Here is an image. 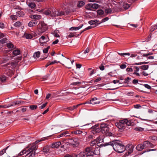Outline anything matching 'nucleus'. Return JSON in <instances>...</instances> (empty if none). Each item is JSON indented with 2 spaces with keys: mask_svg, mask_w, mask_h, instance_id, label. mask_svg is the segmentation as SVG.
Listing matches in <instances>:
<instances>
[{
  "mask_svg": "<svg viewBox=\"0 0 157 157\" xmlns=\"http://www.w3.org/2000/svg\"><path fill=\"white\" fill-rule=\"evenodd\" d=\"M108 125L107 123H103L101 125V131L103 134L107 135L108 133Z\"/></svg>",
  "mask_w": 157,
  "mask_h": 157,
  "instance_id": "8",
  "label": "nucleus"
},
{
  "mask_svg": "<svg viewBox=\"0 0 157 157\" xmlns=\"http://www.w3.org/2000/svg\"><path fill=\"white\" fill-rule=\"evenodd\" d=\"M27 152V151L26 150H24L20 152L19 154V155H22L24 154V153H26Z\"/></svg>",
  "mask_w": 157,
  "mask_h": 157,
  "instance_id": "59",
  "label": "nucleus"
},
{
  "mask_svg": "<svg viewBox=\"0 0 157 157\" xmlns=\"http://www.w3.org/2000/svg\"><path fill=\"white\" fill-rule=\"evenodd\" d=\"M91 129V132L94 134L99 132L101 131V125L99 126V124H96L92 126Z\"/></svg>",
  "mask_w": 157,
  "mask_h": 157,
  "instance_id": "10",
  "label": "nucleus"
},
{
  "mask_svg": "<svg viewBox=\"0 0 157 157\" xmlns=\"http://www.w3.org/2000/svg\"><path fill=\"white\" fill-rule=\"evenodd\" d=\"M7 46L9 48H12L14 47V45L11 43H9L7 44Z\"/></svg>",
  "mask_w": 157,
  "mask_h": 157,
  "instance_id": "37",
  "label": "nucleus"
},
{
  "mask_svg": "<svg viewBox=\"0 0 157 157\" xmlns=\"http://www.w3.org/2000/svg\"><path fill=\"white\" fill-rule=\"evenodd\" d=\"M59 63V61H57L56 60H55L52 62H50V64L52 65L54 63Z\"/></svg>",
  "mask_w": 157,
  "mask_h": 157,
  "instance_id": "61",
  "label": "nucleus"
},
{
  "mask_svg": "<svg viewBox=\"0 0 157 157\" xmlns=\"http://www.w3.org/2000/svg\"><path fill=\"white\" fill-rule=\"evenodd\" d=\"M29 148L27 150L28 151H31L34 153L33 156L35 155V151L36 149L37 146L35 144L33 143L29 146Z\"/></svg>",
  "mask_w": 157,
  "mask_h": 157,
  "instance_id": "12",
  "label": "nucleus"
},
{
  "mask_svg": "<svg viewBox=\"0 0 157 157\" xmlns=\"http://www.w3.org/2000/svg\"><path fill=\"white\" fill-rule=\"evenodd\" d=\"M144 86L147 89L150 90L151 89V86L148 84H145L144 85Z\"/></svg>",
  "mask_w": 157,
  "mask_h": 157,
  "instance_id": "57",
  "label": "nucleus"
},
{
  "mask_svg": "<svg viewBox=\"0 0 157 157\" xmlns=\"http://www.w3.org/2000/svg\"><path fill=\"white\" fill-rule=\"evenodd\" d=\"M107 67L106 65H105V63L103 62L101 65L99 67V68L100 70L103 71L105 69V67Z\"/></svg>",
  "mask_w": 157,
  "mask_h": 157,
  "instance_id": "26",
  "label": "nucleus"
},
{
  "mask_svg": "<svg viewBox=\"0 0 157 157\" xmlns=\"http://www.w3.org/2000/svg\"><path fill=\"white\" fill-rule=\"evenodd\" d=\"M126 71L128 72H132V71H133V70H132V68H127V69H126Z\"/></svg>",
  "mask_w": 157,
  "mask_h": 157,
  "instance_id": "62",
  "label": "nucleus"
},
{
  "mask_svg": "<svg viewBox=\"0 0 157 157\" xmlns=\"http://www.w3.org/2000/svg\"><path fill=\"white\" fill-rule=\"evenodd\" d=\"M90 49L89 48H87L84 52V54H86V53H88L90 52Z\"/></svg>",
  "mask_w": 157,
  "mask_h": 157,
  "instance_id": "63",
  "label": "nucleus"
},
{
  "mask_svg": "<svg viewBox=\"0 0 157 157\" xmlns=\"http://www.w3.org/2000/svg\"><path fill=\"white\" fill-rule=\"evenodd\" d=\"M93 28V26H89L86 28L84 30H83L81 32V33L80 34V35L81 34V33H82L84 31H85L86 30L91 29ZM79 35V34L78 35Z\"/></svg>",
  "mask_w": 157,
  "mask_h": 157,
  "instance_id": "39",
  "label": "nucleus"
},
{
  "mask_svg": "<svg viewBox=\"0 0 157 157\" xmlns=\"http://www.w3.org/2000/svg\"><path fill=\"white\" fill-rule=\"evenodd\" d=\"M68 133V132L65 131L64 132H63L60 135H58L57 136V138H59L60 137L64 136H65V135H66Z\"/></svg>",
  "mask_w": 157,
  "mask_h": 157,
  "instance_id": "33",
  "label": "nucleus"
},
{
  "mask_svg": "<svg viewBox=\"0 0 157 157\" xmlns=\"http://www.w3.org/2000/svg\"><path fill=\"white\" fill-rule=\"evenodd\" d=\"M149 63L148 62H140L138 63H136L134 64V65H141V64H147Z\"/></svg>",
  "mask_w": 157,
  "mask_h": 157,
  "instance_id": "47",
  "label": "nucleus"
},
{
  "mask_svg": "<svg viewBox=\"0 0 157 157\" xmlns=\"http://www.w3.org/2000/svg\"><path fill=\"white\" fill-rule=\"evenodd\" d=\"M37 106L36 105H31L29 106V108H30L32 110L36 109L37 108Z\"/></svg>",
  "mask_w": 157,
  "mask_h": 157,
  "instance_id": "43",
  "label": "nucleus"
},
{
  "mask_svg": "<svg viewBox=\"0 0 157 157\" xmlns=\"http://www.w3.org/2000/svg\"><path fill=\"white\" fill-rule=\"evenodd\" d=\"M109 146H110L111 148L113 147L115 151L118 153L123 152L126 149L124 145L120 143V141L109 142Z\"/></svg>",
  "mask_w": 157,
  "mask_h": 157,
  "instance_id": "1",
  "label": "nucleus"
},
{
  "mask_svg": "<svg viewBox=\"0 0 157 157\" xmlns=\"http://www.w3.org/2000/svg\"><path fill=\"white\" fill-rule=\"evenodd\" d=\"M126 149L127 151L126 152V155H128L132 153L133 151L134 147L132 145H129L127 147L126 146Z\"/></svg>",
  "mask_w": 157,
  "mask_h": 157,
  "instance_id": "13",
  "label": "nucleus"
},
{
  "mask_svg": "<svg viewBox=\"0 0 157 157\" xmlns=\"http://www.w3.org/2000/svg\"><path fill=\"white\" fill-rule=\"evenodd\" d=\"M49 151V147H45L43 148V152H48Z\"/></svg>",
  "mask_w": 157,
  "mask_h": 157,
  "instance_id": "48",
  "label": "nucleus"
},
{
  "mask_svg": "<svg viewBox=\"0 0 157 157\" xmlns=\"http://www.w3.org/2000/svg\"><path fill=\"white\" fill-rule=\"evenodd\" d=\"M61 143L60 141L57 142L52 144L51 147L52 148H56L58 147L61 144Z\"/></svg>",
  "mask_w": 157,
  "mask_h": 157,
  "instance_id": "16",
  "label": "nucleus"
},
{
  "mask_svg": "<svg viewBox=\"0 0 157 157\" xmlns=\"http://www.w3.org/2000/svg\"><path fill=\"white\" fill-rule=\"evenodd\" d=\"M118 54L121 56H130V54L129 53H120L117 52Z\"/></svg>",
  "mask_w": 157,
  "mask_h": 157,
  "instance_id": "45",
  "label": "nucleus"
},
{
  "mask_svg": "<svg viewBox=\"0 0 157 157\" xmlns=\"http://www.w3.org/2000/svg\"><path fill=\"white\" fill-rule=\"evenodd\" d=\"M75 36L74 34L72 33H70L68 35V37L70 38L72 37Z\"/></svg>",
  "mask_w": 157,
  "mask_h": 157,
  "instance_id": "64",
  "label": "nucleus"
},
{
  "mask_svg": "<svg viewBox=\"0 0 157 157\" xmlns=\"http://www.w3.org/2000/svg\"><path fill=\"white\" fill-rule=\"evenodd\" d=\"M107 20H108V17H107L105 18H104L103 19H102V20H101V22H100L98 24L96 25L95 26H97L99 24H100L102 22H105V21H107Z\"/></svg>",
  "mask_w": 157,
  "mask_h": 157,
  "instance_id": "51",
  "label": "nucleus"
},
{
  "mask_svg": "<svg viewBox=\"0 0 157 157\" xmlns=\"http://www.w3.org/2000/svg\"><path fill=\"white\" fill-rule=\"evenodd\" d=\"M10 17L13 20H16L17 18V16L16 15H11L10 16Z\"/></svg>",
  "mask_w": 157,
  "mask_h": 157,
  "instance_id": "53",
  "label": "nucleus"
},
{
  "mask_svg": "<svg viewBox=\"0 0 157 157\" xmlns=\"http://www.w3.org/2000/svg\"><path fill=\"white\" fill-rule=\"evenodd\" d=\"M82 132L81 131L78 130L75 131L74 133L75 134H79L81 133Z\"/></svg>",
  "mask_w": 157,
  "mask_h": 157,
  "instance_id": "60",
  "label": "nucleus"
},
{
  "mask_svg": "<svg viewBox=\"0 0 157 157\" xmlns=\"http://www.w3.org/2000/svg\"><path fill=\"white\" fill-rule=\"evenodd\" d=\"M44 14L49 15L51 17H56L58 16H62L64 15V13L63 12L61 11L60 12L58 11H56L55 9L52 7L50 9L45 10L44 12Z\"/></svg>",
  "mask_w": 157,
  "mask_h": 157,
  "instance_id": "3",
  "label": "nucleus"
},
{
  "mask_svg": "<svg viewBox=\"0 0 157 157\" xmlns=\"http://www.w3.org/2000/svg\"><path fill=\"white\" fill-rule=\"evenodd\" d=\"M144 148L143 144H138L136 147V149L139 151H142Z\"/></svg>",
  "mask_w": 157,
  "mask_h": 157,
  "instance_id": "20",
  "label": "nucleus"
},
{
  "mask_svg": "<svg viewBox=\"0 0 157 157\" xmlns=\"http://www.w3.org/2000/svg\"><path fill=\"white\" fill-rule=\"evenodd\" d=\"M37 21L36 20H32L28 24V26L32 27L35 26L37 24Z\"/></svg>",
  "mask_w": 157,
  "mask_h": 157,
  "instance_id": "15",
  "label": "nucleus"
},
{
  "mask_svg": "<svg viewBox=\"0 0 157 157\" xmlns=\"http://www.w3.org/2000/svg\"><path fill=\"white\" fill-rule=\"evenodd\" d=\"M63 63L64 64H63V65H65L66 67L69 69L71 68V67L70 65V62L69 60L65 59Z\"/></svg>",
  "mask_w": 157,
  "mask_h": 157,
  "instance_id": "19",
  "label": "nucleus"
},
{
  "mask_svg": "<svg viewBox=\"0 0 157 157\" xmlns=\"http://www.w3.org/2000/svg\"><path fill=\"white\" fill-rule=\"evenodd\" d=\"M27 153L25 157H30L31 156H32L34 154V153L31 151H28V150L27 151Z\"/></svg>",
  "mask_w": 157,
  "mask_h": 157,
  "instance_id": "32",
  "label": "nucleus"
},
{
  "mask_svg": "<svg viewBox=\"0 0 157 157\" xmlns=\"http://www.w3.org/2000/svg\"><path fill=\"white\" fill-rule=\"evenodd\" d=\"M21 25L22 23L20 21H17L14 24V26L17 27H19L20 25Z\"/></svg>",
  "mask_w": 157,
  "mask_h": 157,
  "instance_id": "36",
  "label": "nucleus"
},
{
  "mask_svg": "<svg viewBox=\"0 0 157 157\" xmlns=\"http://www.w3.org/2000/svg\"><path fill=\"white\" fill-rule=\"evenodd\" d=\"M97 98H92L90 100V102L88 103L93 104H97L100 103V102L97 101Z\"/></svg>",
  "mask_w": 157,
  "mask_h": 157,
  "instance_id": "18",
  "label": "nucleus"
},
{
  "mask_svg": "<svg viewBox=\"0 0 157 157\" xmlns=\"http://www.w3.org/2000/svg\"><path fill=\"white\" fill-rule=\"evenodd\" d=\"M144 147L145 148L147 147H154V145L150 142L148 141H145L143 143Z\"/></svg>",
  "mask_w": 157,
  "mask_h": 157,
  "instance_id": "14",
  "label": "nucleus"
},
{
  "mask_svg": "<svg viewBox=\"0 0 157 157\" xmlns=\"http://www.w3.org/2000/svg\"><path fill=\"white\" fill-rule=\"evenodd\" d=\"M31 18L34 19H40L41 18V16L40 15H34L31 16Z\"/></svg>",
  "mask_w": 157,
  "mask_h": 157,
  "instance_id": "22",
  "label": "nucleus"
},
{
  "mask_svg": "<svg viewBox=\"0 0 157 157\" xmlns=\"http://www.w3.org/2000/svg\"><path fill=\"white\" fill-rule=\"evenodd\" d=\"M40 52L38 51L35 53L33 54V56L35 58L36 57L39 58L40 56Z\"/></svg>",
  "mask_w": 157,
  "mask_h": 157,
  "instance_id": "34",
  "label": "nucleus"
},
{
  "mask_svg": "<svg viewBox=\"0 0 157 157\" xmlns=\"http://www.w3.org/2000/svg\"><path fill=\"white\" fill-rule=\"evenodd\" d=\"M47 103V102H46V103L43 104L41 106L39 107V108L40 109H43L46 106Z\"/></svg>",
  "mask_w": 157,
  "mask_h": 157,
  "instance_id": "55",
  "label": "nucleus"
},
{
  "mask_svg": "<svg viewBox=\"0 0 157 157\" xmlns=\"http://www.w3.org/2000/svg\"><path fill=\"white\" fill-rule=\"evenodd\" d=\"M40 28L38 29V31L40 33H43L48 29L47 25L44 22H41L40 23Z\"/></svg>",
  "mask_w": 157,
  "mask_h": 157,
  "instance_id": "11",
  "label": "nucleus"
},
{
  "mask_svg": "<svg viewBox=\"0 0 157 157\" xmlns=\"http://www.w3.org/2000/svg\"><path fill=\"white\" fill-rule=\"evenodd\" d=\"M69 144L73 147H77L79 144V140L77 138H72L68 139Z\"/></svg>",
  "mask_w": 157,
  "mask_h": 157,
  "instance_id": "5",
  "label": "nucleus"
},
{
  "mask_svg": "<svg viewBox=\"0 0 157 157\" xmlns=\"http://www.w3.org/2000/svg\"><path fill=\"white\" fill-rule=\"evenodd\" d=\"M149 66L148 65H144L141 66L140 67V68L143 70H146L148 68Z\"/></svg>",
  "mask_w": 157,
  "mask_h": 157,
  "instance_id": "35",
  "label": "nucleus"
},
{
  "mask_svg": "<svg viewBox=\"0 0 157 157\" xmlns=\"http://www.w3.org/2000/svg\"><path fill=\"white\" fill-rule=\"evenodd\" d=\"M9 147V146H8L6 148L4 149L2 151H0V156L2 155H3L4 153H5L6 152V150L7 149V148Z\"/></svg>",
  "mask_w": 157,
  "mask_h": 157,
  "instance_id": "38",
  "label": "nucleus"
},
{
  "mask_svg": "<svg viewBox=\"0 0 157 157\" xmlns=\"http://www.w3.org/2000/svg\"><path fill=\"white\" fill-rule=\"evenodd\" d=\"M23 103V102H22L21 101H15L12 103L11 104H9V107H11L12 106L15 105H17L19 104L20 103Z\"/></svg>",
  "mask_w": 157,
  "mask_h": 157,
  "instance_id": "24",
  "label": "nucleus"
},
{
  "mask_svg": "<svg viewBox=\"0 0 157 157\" xmlns=\"http://www.w3.org/2000/svg\"><path fill=\"white\" fill-rule=\"evenodd\" d=\"M64 157H76V155L75 154H67Z\"/></svg>",
  "mask_w": 157,
  "mask_h": 157,
  "instance_id": "41",
  "label": "nucleus"
},
{
  "mask_svg": "<svg viewBox=\"0 0 157 157\" xmlns=\"http://www.w3.org/2000/svg\"><path fill=\"white\" fill-rule=\"evenodd\" d=\"M97 14L99 15H102L103 14L104 12L101 10H98L97 11Z\"/></svg>",
  "mask_w": 157,
  "mask_h": 157,
  "instance_id": "50",
  "label": "nucleus"
},
{
  "mask_svg": "<svg viewBox=\"0 0 157 157\" xmlns=\"http://www.w3.org/2000/svg\"><path fill=\"white\" fill-rule=\"evenodd\" d=\"M126 65L124 64H121L120 66V68L121 69H124L126 67Z\"/></svg>",
  "mask_w": 157,
  "mask_h": 157,
  "instance_id": "56",
  "label": "nucleus"
},
{
  "mask_svg": "<svg viewBox=\"0 0 157 157\" xmlns=\"http://www.w3.org/2000/svg\"><path fill=\"white\" fill-rule=\"evenodd\" d=\"M11 57V56H10V55L9 54H7L6 55V56H5V57L4 59H5V62L9 60Z\"/></svg>",
  "mask_w": 157,
  "mask_h": 157,
  "instance_id": "46",
  "label": "nucleus"
},
{
  "mask_svg": "<svg viewBox=\"0 0 157 157\" xmlns=\"http://www.w3.org/2000/svg\"><path fill=\"white\" fill-rule=\"evenodd\" d=\"M93 153L94 155H98L100 154V151L99 149V147H97L95 148L93 147Z\"/></svg>",
  "mask_w": 157,
  "mask_h": 157,
  "instance_id": "21",
  "label": "nucleus"
},
{
  "mask_svg": "<svg viewBox=\"0 0 157 157\" xmlns=\"http://www.w3.org/2000/svg\"><path fill=\"white\" fill-rule=\"evenodd\" d=\"M17 14L19 17H22L24 16L25 13L23 11H20L17 12Z\"/></svg>",
  "mask_w": 157,
  "mask_h": 157,
  "instance_id": "30",
  "label": "nucleus"
},
{
  "mask_svg": "<svg viewBox=\"0 0 157 157\" xmlns=\"http://www.w3.org/2000/svg\"><path fill=\"white\" fill-rule=\"evenodd\" d=\"M99 22V21L96 20H91L90 21H89L88 23L91 25H96V23Z\"/></svg>",
  "mask_w": 157,
  "mask_h": 157,
  "instance_id": "28",
  "label": "nucleus"
},
{
  "mask_svg": "<svg viewBox=\"0 0 157 157\" xmlns=\"http://www.w3.org/2000/svg\"><path fill=\"white\" fill-rule=\"evenodd\" d=\"M82 92L80 90V89H78L77 90L75 91L73 93L75 94L78 95L80 94L81 93H82Z\"/></svg>",
  "mask_w": 157,
  "mask_h": 157,
  "instance_id": "49",
  "label": "nucleus"
},
{
  "mask_svg": "<svg viewBox=\"0 0 157 157\" xmlns=\"http://www.w3.org/2000/svg\"><path fill=\"white\" fill-rule=\"evenodd\" d=\"M132 124L131 120L126 119L119 120L115 123L117 127L121 131L124 130L127 126H131Z\"/></svg>",
  "mask_w": 157,
  "mask_h": 157,
  "instance_id": "2",
  "label": "nucleus"
},
{
  "mask_svg": "<svg viewBox=\"0 0 157 157\" xmlns=\"http://www.w3.org/2000/svg\"><path fill=\"white\" fill-rule=\"evenodd\" d=\"M12 54L14 56L18 55L20 54V51L19 49L14 50L13 51Z\"/></svg>",
  "mask_w": 157,
  "mask_h": 157,
  "instance_id": "25",
  "label": "nucleus"
},
{
  "mask_svg": "<svg viewBox=\"0 0 157 157\" xmlns=\"http://www.w3.org/2000/svg\"><path fill=\"white\" fill-rule=\"evenodd\" d=\"M86 156V153L84 152H82L79 153L77 155H76V157H84Z\"/></svg>",
  "mask_w": 157,
  "mask_h": 157,
  "instance_id": "29",
  "label": "nucleus"
},
{
  "mask_svg": "<svg viewBox=\"0 0 157 157\" xmlns=\"http://www.w3.org/2000/svg\"><path fill=\"white\" fill-rule=\"evenodd\" d=\"M7 40V39L6 38H3V39L0 40V42L2 43V44H4L6 42Z\"/></svg>",
  "mask_w": 157,
  "mask_h": 157,
  "instance_id": "52",
  "label": "nucleus"
},
{
  "mask_svg": "<svg viewBox=\"0 0 157 157\" xmlns=\"http://www.w3.org/2000/svg\"><path fill=\"white\" fill-rule=\"evenodd\" d=\"M29 6L31 8H34L35 7L36 5L35 3L31 2L29 4Z\"/></svg>",
  "mask_w": 157,
  "mask_h": 157,
  "instance_id": "42",
  "label": "nucleus"
},
{
  "mask_svg": "<svg viewBox=\"0 0 157 157\" xmlns=\"http://www.w3.org/2000/svg\"><path fill=\"white\" fill-rule=\"evenodd\" d=\"M109 61L111 63H115L120 59L118 56L115 53L111 52L109 54Z\"/></svg>",
  "mask_w": 157,
  "mask_h": 157,
  "instance_id": "6",
  "label": "nucleus"
},
{
  "mask_svg": "<svg viewBox=\"0 0 157 157\" xmlns=\"http://www.w3.org/2000/svg\"><path fill=\"white\" fill-rule=\"evenodd\" d=\"M85 152L86 157L89 156H93L94 155L93 153V147H86L85 150Z\"/></svg>",
  "mask_w": 157,
  "mask_h": 157,
  "instance_id": "9",
  "label": "nucleus"
},
{
  "mask_svg": "<svg viewBox=\"0 0 157 157\" xmlns=\"http://www.w3.org/2000/svg\"><path fill=\"white\" fill-rule=\"evenodd\" d=\"M152 28L151 29V31H153L154 30L157 29V25H155L151 27Z\"/></svg>",
  "mask_w": 157,
  "mask_h": 157,
  "instance_id": "54",
  "label": "nucleus"
},
{
  "mask_svg": "<svg viewBox=\"0 0 157 157\" xmlns=\"http://www.w3.org/2000/svg\"><path fill=\"white\" fill-rule=\"evenodd\" d=\"M99 7L98 4L96 3H89L86 5V10H94L97 9Z\"/></svg>",
  "mask_w": 157,
  "mask_h": 157,
  "instance_id": "7",
  "label": "nucleus"
},
{
  "mask_svg": "<svg viewBox=\"0 0 157 157\" xmlns=\"http://www.w3.org/2000/svg\"><path fill=\"white\" fill-rule=\"evenodd\" d=\"M85 4V2L82 1H79L78 2V4H77V7L79 8H80L83 6Z\"/></svg>",
  "mask_w": 157,
  "mask_h": 157,
  "instance_id": "27",
  "label": "nucleus"
},
{
  "mask_svg": "<svg viewBox=\"0 0 157 157\" xmlns=\"http://www.w3.org/2000/svg\"><path fill=\"white\" fill-rule=\"evenodd\" d=\"M130 79H131V78H130L129 77H128L125 79V81H124V82L125 83H128L129 82V81Z\"/></svg>",
  "mask_w": 157,
  "mask_h": 157,
  "instance_id": "58",
  "label": "nucleus"
},
{
  "mask_svg": "<svg viewBox=\"0 0 157 157\" xmlns=\"http://www.w3.org/2000/svg\"><path fill=\"white\" fill-rule=\"evenodd\" d=\"M40 41H42L43 43H46L49 40V38L48 36L46 37L43 36H42L41 38L39 39Z\"/></svg>",
  "mask_w": 157,
  "mask_h": 157,
  "instance_id": "17",
  "label": "nucleus"
},
{
  "mask_svg": "<svg viewBox=\"0 0 157 157\" xmlns=\"http://www.w3.org/2000/svg\"><path fill=\"white\" fill-rule=\"evenodd\" d=\"M134 129L137 131H143L144 128L140 127H137L134 128Z\"/></svg>",
  "mask_w": 157,
  "mask_h": 157,
  "instance_id": "44",
  "label": "nucleus"
},
{
  "mask_svg": "<svg viewBox=\"0 0 157 157\" xmlns=\"http://www.w3.org/2000/svg\"><path fill=\"white\" fill-rule=\"evenodd\" d=\"M24 36L27 39H31L33 37V36L31 34L28 33L25 34Z\"/></svg>",
  "mask_w": 157,
  "mask_h": 157,
  "instance_id": "31",
  "label": "nucleus"
},
{
  "mask_svg": "<svg viewBox=\"0 0 157 157\" xmlns=\"http://www.w3.org/2000/svg\"><path fill=\"white\" fill-rule=\"evenodd\" d=\"M83 25H82L77 27H73L70 28L69 29L71 30H78L82 27Z\"/></svg>",
  "mask_w": 157,
  "mask_h": 157,
  "instance_id": "23",
  "label": "nucleus"
},
{
  "mask_svg": "<svg viewBox=\"0 0 157 157\" xmlns=\"http://www.w3.org/2000/svg\"><path fill=\"white\" fill-rule=\"evenodd\" d=\"M97 142H98L97 144V145L99 147H101L103 146H105L108 145V143H105V144H100L101 143L103 142V140L102 139V140L101 139L100 136L98 137L96 139L91 141L90 143V145L92 146H94L97 143Z\"/></svg>",
  "mask_w": 157,
  "mask_h": 157,
  "instance_id": "4",
  "label": "nucleus"
},
{
  "mask_svg": "<svg viewBox=\"0 0 157 157\" xmlns=\"http://www.w3.org/2000/svg\"><path fill=\"white\" fill-rule=\"evenodd\" d=\"M6 79V77L4 75L1 76L0 77V81L1 82H3L5 81Z\"/></svg>",
  "mask_w": 157,
  "mask_h": 157,
  "instance_id": "40",
  "label": "nucleus"
}]
</instances>
